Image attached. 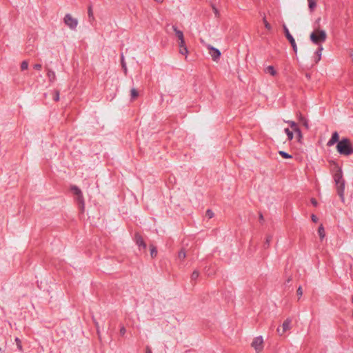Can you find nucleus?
<instances>
[{
  "label": "nucleus",
  "instance_id": "nucleus-1",
  "mask_svg": "<svg viewBox=\"0 0 353 353\" xmlns=\"http://www.w3.org/2000/svg\"><path fill=\"white\" fill-rule=\"evenodd\" d=\"M336 171L334 174V180L336 186L337 194L340 196L341 201L344 202V192L345 181L343 178L342 170L337 165H336Z\"/></svg>",
  "mask_w": 353,
  "mask_h": 353
},
{
  "label": "nucleus",
  "instance_id": "nucleus-2",
  "mask_svg": "<svg viewBox=\"0 0 353 353\" xmlns=\"http://www.w3.org/2000/svg\"><path fill=\"white\" fill-rule=\"evenodd\" d=\"M337 152L345 156H349L353 154V147L347 138H343L336 145Z\"/></svg>",
  "mask_w": 353,
  "mask_h": 353
},
{
  "label": "nucleus",
  "instance_id": "nucleus-3",
  "mask_svg": "<svg viewBox=\"0 0 353 353\" xmlns=\"http://www.w3.org/2000/svg\"><path fill=\"white\" fill-rule=\"evenodd\" d=\"M310 39L313 43L321 46L325 41L327 34L325 30L316 29L310 34Z\"/></svg>",
  "mask_w": 353,
  "mask_h": 353
},
{
  "label": "nucleus",
  "instance_id": "nucleus-4",
  "mask_svg": "<svg viewBox=\"0 0 353 353\" xmlns=\"http://www.w3.org/2000/svg\"><path fill=\"white\" fill-rule=\"evenodd\" d=\"M71 190L77 196V201L79 204V208L81 212H83L85 208V203L81 190L76 185L71 187Z\"/></svg>",
  "mask_w": 353,
  "mask_h": 353
},
{
  "label": "nucleus",
  "instance_id": "nucleus-5",
  "mask_svg": "<svg viewBox=\"0 0 353 353\" xmlns=\"http://www.w3.org/2000/svg\"><path fill=\"white\" fill-rule=\"evenodd\" d=\"M64 23L69 27L71 30H75L78 21L77 19L73 18L70 14H66L63 18Z\"/></svg>",
  "mask_w": 353,
  "mask_h": 353
},
{
  "label": "nucleus",
  "instance_id": "nucleus-6",
  "mask_svg": "<svg viewBox=\"0 0 353 353\" xmlns=\"http://www.w3.org/2000/svg\"><path fill=\"white\" fill-rule=\"evenodd\" d=\"M251 346L255 350L256 353H260L263 349V339L261 336L255 337L251 344Z\"/></svg>",
  "mask_w": 353,
  "mask_h": 353
},
{
  "label": "nucleus",
  "instance_id": "nucleus-7",
  "mask_svg": "<svg viewBox=\"0 0 353 353\" xmlns=\"http://www.w3.org/2000/svg\"><path fill=\"white\" fill-rule=\"evenodd\" d=\"M283 30H284L285 35L287 39L289 41V42L290 43L291 46L292 47L293 51L295 53H296L297 52V46H296V43L295 42V40H294V37L290 33L289 30L288 29V28L286 27L285 25H283Z\"/></svg>",
  "mask_w": 353,
  "mask_h": 353
},
{
  "label": "nucleus",
  "instance_id": "nucleus-8",
  "mask_svg": "<svg viewBox=\"0 0 353 353\" xmlns=\"http://www.w3.org/2000/svg\"><path fill=\"white\" fill-rule=\"evenodd\" d=\"M208 49L210 50V54L211 55L212 57V59H213V61H217L220 57H221V52L219 49L217 48H215L212 46H209L208 47Z\"/></svg>",
  "mask_w": 353,
  "mask_h": 353
},
{
  "label": "nucleus",
  "instance_id": "nucleus-9",
  "mask_svg": "<svg viewBox=\"0 0 353 353\" xmlns=\"http://www.w3.org/2000/svg\"><path fill=\"white\" fill-rule=\"evenodd\" d=\"M179 53L182 55H185V58L189 53L188 47L185 43V40L179 41Z\"/></svg>",
  "mask_w": 353,
  "mask_h": 353
},
{
  "label": "nucleus",
  "instance_id": "nucleus-10",
  "mask_svg": "<svg viewBox=\"0 0 353 353\" xmlns=\"http://www.w3.org/2000/svg\"><path fill=\"white\" fill-rule=\"evenodd\" d=\"M339 133L335 131L332 133L331 139L327 141V145L328 147L332 146L336 143H339Z\"/></svg>",
  "mask_w": 353,
  "mask_h": 353
},
{
  "label": "nucleus",
  "instance_id": "nucleus-11",
  "mask_svg": "<svg viewBox=\"0 0 353 353\" xmlns=\"http://www.w3.org/2000/svg\"><path fill=\"white\" fill-rule=\"evenodd\" d=\"M134 239H135L137 245L139 248H143L144 250L146 249V246H147L146 243H145L143 237L139 233L135 234Z\"/></svg>",
  "mask_w": 353,
  "mask_h": 353
},
{
  "label": "nucleus",
  "instance_id": "nucleus-12",
  "mask_svg": "<svg viewBox=\"0 0 353 353\" xmlns=\"http://www.w3.org/2000/svg\"><path fill=\"white\" fill-rule=\"evenodd\" d=\"M172 29L174 31L175 34H176V37L178 38V39H179V41L185 40L184 39V36H183V32L181 30H179L177 28V27L175 26H172Z\"/></svg>",
  "mask_w": 353,
  "mask_h": 353
},
{
  "label": "nucleus",
  "instance_id": "nucleus-13",
  "mask_svg": "<svg viewBox=\"0 0 353 353\" xmlns=\"http://www.w3.org/2000/svg\"><path fill=\"white\" fill-rule=\"evenodd\" d=\"M291 319H287L282 325L281 334H284L287 330L290 328Z\"/></svg>",
  "mask_w": 353,
  "mask_h": 353
},
{
  "label": "nucleus",
  "instance_id": "nucleus-14",
  "mask_svg": "<svg viewBox=\"0 0 353 353\" xmlns=\"http://www.w3.org/2000/svg\"><path fill=\"white\" fill-rule=\"evenodd\" d=\"M264 72L265 73L270 74V75H272L273 77L276 76L277 74V72L276 71L274 66H272V65H269V66L266 67L264 70Z\"/></svg>",
  "mask_w": 353,
  "mask_h": 353
},
{
  "label": "nucleus",
  "instance_id": "nucleus-15",
  "mask_svg": "<svg viewBox=\"0 0 353 353\" xmlns=\"http://www.w3.org/2000/svg\"><path fill=\"white\" fill-rule=\"evenodd\" d=\"M47 76L49 79L50 82H54L56 80L55 72L51 69L48 68Z\"/></svg>",
  "mask_w": 353,
  "mask_h": 353
},
{
  "label": "nucleus",
  "instance_id": "nucleus-16",
  "mask_svg": "<svg viewBox=\"0 0 353 353\" xmlns=\"http://www.w3.org/2000/svg\"><path fill=\"white\" fill-rule=\"evenodd\" d=\"M318 234L319 235L320 239L323 240L325 236V229L323 225H321L318 228Z\"/></svg>",
  "mask_w": 353,
  "mask_h": 353
},
{
  "label": "nucleus",
  "instance_id": "nucleus-17",
  "mask_svg": "<svg viewBox=\"0 0 353 353\" xmlns=\"http://www.w3.org/2000/svg\"><path fill=\"white\" fill-rule=\"evenodd\" d=\"M307 2L310 12H313L315 8L316 7L317 0H307Z\"/></svg>",
  "mask_w": 353,
  "mask_h": 353
},
{
  "label": "nucleus",
  "instance_id": "nucleus-18",
  "mask_svg": "<svg viewBox=\"0 0 353 353\" xmlns=\"http://www.w3.org/2000/svg\"><path fill=\"white\" fill-rule=\"evenodd\" d=\"M299 119L301 122H302L303 125L306 129H309L308 121L301 114H299Z\"/></svg>",
  "mask_w": 353,
  "mask_h": 353
},
{
  "label": "nucleus",
  "instance_id": "nucleus-19",
  "mask_svg": "<svg viewBox=\"0 0 353 353\" xmlns=\"http://www.w3.org/2000/svg\"><path fill=\"white\" fill-rule=\"evenodd\" d=\"M323 50V48L322 46H319L317 50L316 51V54L317 56V59L315 60L316 63H318L321 59V52Z\"/></svg>",
  "mask_w": 353,
  "mask_h": 353
},
{
  "label": "nucleus",
  "instance_id": "nucleus-20",
  "mask_svg": "<svg viewBox=\"0 0 353 353\" xmlns=\"http://www.w3.org/2000/svg\"><path fill=\"white\" fill-rule=\"evenodd\" d=\"M150 250L151 257L152 258H154L157 256V248L154 245H150Z\"/></svg>",
  "mask_w": 353,
  "mask_h": 353
},
{
  "label": "nucleus",
  "instance_id": "nucleus-21",
  "mask_svg": "<svg viewBox=\"0 0 353 353\" xmlns=\"http://www.w3.org/2000/svg\"><path fill=\"white\" fill-rule=\"evenodd\" d=\"M279 154L283 158V159H292V156L288 152L285 151L280 150L279 151Z\"/></svg>",
  "mask_w": 353,
  "mask_h": 353
},
{
  "label": "nucleus",
  "instance_id": "nucleus-22",
  "mask_svg": "<svg viewBox=\"0 0 353 353\" xmlns=\"http://www.w3.org/2000/svg\"><path fill=\"white\" fill-rule=\"evenodd\" d=\"M88 14L90 21H93L94 19V15H93V11L92 6H90L88 8Z\"/></svg>",
  "mask_w": 353,
  "mask_h": 353
},
{
  "label": "nucleus",
  "instance_id": "nucleus-23",
  "mask_svg": "<svg viewBox=\"0 0 353 353\" xmlns=\"http://www.w3.org/2000/svg\"><path fill=\"white\" fill-rule=\"evenodd\" d=\"M186 257L185 252L183 249L181 250L178 254V259L181 261H183Z\"/></svg>",
  "mask_w": 353,
  "mask_h": 353
},
{
  "label": "nucleus",
  "instance_id": "nucleus-24",
  "mask_svg": "<svg viewBox=\"0 0 353 353\" xmlns=\"http://www.w3.org/2000/svg\"><path fill=\"white\" fill-rule=\"evenodd\" d=\"M131 99H135L139 96V92L135 88H132L130 91Z\"/></svg>",
  "mask_w": 353,
  "mask_h": 353
},
{
  "label": "nucleus",
  "instance_id": "nucleus-25",
  "mask_svg": "<svg viewBox=\"0 0 353 353\" xmlns=\"http://www.w3.org/2000/svg\"><path fill=\"white\" fill-rule=\"evenodd\" d=\"M285 132L286 133V134L288 136V139L289 141L292 140V139H293V132L292 131H290L288 128H285Z\"/></svg>",
  "mask_w": 353,
  "mask_h": 353
},
{
  "label": "nucleus",
  "instance_id": "nucleus-26",
  "mask_svg": "<svg viewBox=\"0 0 353 353\" xmlns=\"http://www.w3.org/2000/svg\"><path fill=\"white\" fill-rule=\"evenodd\" d=\"M199 276V272L197 270H194L191 275V280L195 281L198 279Z\"/></svg>",
  "mask_w": 353,
  "mask_h": 353
},
{
  "label": "nucleus",
  "instance_id": "nucleus-27",
  "mask_svg": "<svg viewBox=\"0 0 353 353\" xmlns=\"http://www.w3.org/2000/svg\"><path fill=\"white\" fill-rule=\"evenodd\" d=\"M212 8L213 10L215 17L219 18L220 17V12L219 10L216 8V6L214 4H212Z\"/></svg>",
  "mask_w": 353,
  "mask_h": 353
},
{
  "label": "nucleus",
  "instance_id": "nucleus-28",
  "mask_svg": "<svg viewBox=\"0 0 353 353\" xmlns=\"http://www.w3.org/2000/svg\"><path fill=\"white\" fill-rule=\"evenodd\" d=\"M92 319H93V322L96 326V328H97V334L99 336V337L100 338L101 337V335H100V330H99V323L96 321V319L92 317Z\"/></svg>",
  "mask_w": 353,
  "mask_h": 353
},
{
  "label": "nucleus",
  "instance_id": "nucleus-29",
  "mask_svg": "<svg viewBox=\"0 0 353 353\" xmlns=\"http://www.w3.org/2000/svg\"><path fill=\"white\" fill-rule=\"evenodd\" d=\"M15 342H16L17 346L18 349L19 350V351H22L23 349H22V345H21V340L18 337H17V338H15Z\"/></svg>",
  "mask_w": 353,
  "mask_h": 353
},
{
  "label": "nucleus",
  "instance_id": "nucleus-30",
  "mask_svg": "<svg viewBox=\"0 0 353 353\" xmlns=\"http://www.w3.org/2000/svg\"><path fill=\"white\" fill-rule=\"evenodd\" d=\"M28 63L27 61H23L21 63V70H25L26 69H28Z\"/></svg>",
  "mask_w": 353,
  "mask_h": 353
},
{
  "label": "nucleus",
  "instance_id": "nucleus-31",
  "mask_svg": "<svg viewBox=\"0 0 353 353\" xmlns=\"http://www.w3.org/2000/svg\"><path fill=\"white\" fill-rule=\"evenodd\" d=\"M272 236H267L265 242V244H264L265 248H267L269 247L270 243L272 241Z\"/></svg>",
  "mask_w": 353,
  "mask_h": 353
},
{
  "label": "nucleus",
  "instance_id": "nucleus-32",
  "mask_svg": "<svg viewBox=\"0 0 353 353\" xmlns=\"http://www.w3.org/2000/svg\"><path fill=\"white\" fill-rule=\"evenodd\" d=\"M263 21L264 23V25H265V27L266 29H268V30H270L272 29V26L268 22V21L266 20V18L265 17H263Z\"/></svg>",
  "mask_w": 353,
  "mask_h": 353
},
{
  "label": "nucleus",
  "instance_id": "nucleus-33",
  "mask_svg": "<svg viewBox=\"0 0 353 353\" xmlns=\"http://www.w3.org/2000/svg\"><path fill=\"white\" fill-rule=\"evenodd\" d=\"M286 123L290 125L293 130H294L298 127L297 124L293 121H288Z\"/></svg>",
  "mask_w": 353,
  "mask_h": 353
},
{
  "label": "nucleus",
  "instance_id": "nucleus-34",
  "mask_svg": "<svg viewBox=\"0 0 353 353\" xmlns=\"http://www.w3.org/2000/svg\"><path fill=\"white\" fill-rule=\"evenodd\" d=\"M121 65H122V68L124 70L125 74H126L127 73V67H126V63L124 61L123 55L121 56Z\"/></svg>",
  "mask_w": 353,
  "mask_h": 353
},
{
  "label": "nucleus",
  "instance_id": "nucleus-35",
  "mask_svg": "<svg viewBox=\"0 0 353 353\" xmlns=\"http://www.w3.org/2000/svg\"><path fill=\"white\" fill-rule=\"evenodd\" d=\"M205 214L209 219H212L214 216V212L210 209L207 210Z\"/></svg>",
  "mask_w": 353,
  "mask_h": 353
},
{
  "label": "nucleus",
  "instance_id": "nucleus-36",
  "mask_svg": "<svg viewBox=\"0 0 353 353\" xmlns=\"http://www.w3.org/2000/svg\"><path fill=\"white\" fill-rule=\"evenodd\" d=\"M296 294L299 296V299L301 297V296L303 295V290H302V288L301 286H299L296 290Z\"/></svg>",
  "mask_w": 353,
  "mask_h": 353
},
{
  "label": "nucleus",
  "instance_id": "nucleus-37",
  "mask_svg": "<svg viewBox=\"0 0 353 353\" xmlns=\"http://www.w3.org/2000/svg\"><path fill=\"white\" fill-rule=\"evenodd\" d=\"M54 100L55 101H58L59 100V90L54 91Z\"/></svg>",
  "mask_w": 353,
  "mask_h": 353
},
{
  "label": "nucleus",
  "instance_id": "nucleus-38",
  "mask_svg": "<svg viewBox=\"0 0 353 353\" xmlns=\"http://www.w3.org/2000/svg\"><path fill=\"white\" fill-rule=\"evenodd\" d=\"M119 332H120V334H121V336H123V335L125 334V332H126V330H125V327H124V326H122V327L120 328Z\"/></svg>",
  "mask_w": 353,
  "mask_h": 353
},
{
  "label": "nucleus",
  "instance_id": "nucleus-39",
  "mask_svg": "<svg viewBox=\"0 0 353 353\" xmlns=\"http://www.w3.org/2000/svg\"><path fill=\"white\" fill-rule=\"evenodd\" d=\"M34 69L35 70H40L42 68L41 65L39 64V63H37V64H34V66H33Z\"/></svg>",
  "mask_w": 353,
  "mask_h": 353
},
{
  "label": "nucleus",
  "instance_id": "nucleus-40",
  "mask_svg": "<svg viewBox=\"0 0 353 353\" xmlns=\"http://www.w3.org/2000/svg\"><path fill=\"white\" fill-rule=\"evenodd\" d=\"M296 133H297V134L299 135V137H301L302 135H301V130L299 129V127H297L294 130Z\"/></svg>",
  "mask_w": 353,
  "mask_h": 353
},
{
  "label": "nucleus",
  "instance_id": "nucleus-41",
  "mask_svg": "<svg viewBox=\"0 0 353 353\" xmlns=\"http://www.w3.org/2000/svg\"><path fill=\"white\" fill-rule=\"evenodd\" d=\"M311 219L314 223H316L318 221V220H319L318 217L316 215H314V214H312Z\"/></svg>",
  "mask_w": 353,
  "mask_h": 353
},
{
  "label": "nucleus",
  "instance_id": "nucleus-42",
  "mask_svg": "<svg viewBox=\"0 0 353 353\" xmlns=\"http://www.w3.org/2000/svg\"><path fill=\"white\" fill-rule=\"evenodd\" d=\"M310 201H311L312 204L314 206H317L318 202H317V201L314 198H312Z\"/></svg>",
  "mask_w": 353,
  "mask_h": 353
},
{
  "label": "nucleus",
  "instance_id": "nucleus-43",
  "mask_svg": "<svg viewBox=\"0 0 353 353\" xmlns=\"http://www.w3.org/2000/svg\"><path fill=\"white\" fill-rule=\"evenodd\" d=\"M145 353H152L151 349L148 346L146 347V352Z\"/></svg>",
  "mask_w": 353,
  "mask_h": 353
},
{
  "label": "nucleus",
  "instance_id": "nucleus-44",
  "mask_svg": "<svg viewBox=\"0 0 353 353\" xmlns=\"http://www.w3.org/2000/svg\"><path fill=\"white\" fill-rule=\"evenodd\" d=\"M350 57H351L352 61H353V50H350Z\"/></svg>",
  "mask_w": 353,
  "mask_h": 353
},
{
  "label": "nucleus",
  "instance_id": "nucleus-45",
  "mask_svg": "<svg viewBox=\"0 0 353 353\" xmlns=\"http://www.w3.org/2000/svg\"><path fill=\"white\" fill-rule=\"evenodd\" d=\"M281 331L280 328H278L277 329V332L279 333V335H283V334H281Z\"/></svg>",
  "mask_w": 353,
  "mask_h": 353
},
{
  "label": "nucleus",
  "instance_id": "nucleus-46",
  "mask_svg": "<svg viewBox=\"0 0 353 353\" xmlns=\"http://www.w3.org/2000/svg\"><path fill=\"white\" fill-rule=\"evenodd\" d=\"M259 219H260V220H263V216L262 214H260Z\"/></svg>",
  "mask_w": 353,
  "mask_h": 353
},
{
  "label": "nucleus",
  "instance_id": "nucleus-47",
  "mask_svg": "<svg viewBox=\"0 0 353 353\" xmlns=\"http://www.w3.org/2000/svg\"><path fill=\"white\" fill-rule=\"evenodd\" d=\"M154 1L156 2H157V3H162L163 1V0H154Z\"/></svg>",
  "mask_w": 353,
  "mask_h": 353
},
{
  "label": "nucleus",
  "instance_id": "nucleus-48",
  "mask_svg": "<svg viewBox=\"0 0 353 353\" xmlns=\"http://www.w3.org/2000/svg\"><path fill=\"white\" fill-rule=\"evenodd\" d=\"M291 281H292V277L290 276V277H289V278L288 279L287 282H288V283H289V282H290Z\"/></svg>",
  "mask_w": 353,
  "mask_h": 353
},
{
  "label": "nucleus",
  "instance_id": "nucleus-49",
  "mask_svg": "<svg viewBox=\"0 0 353 353\" xmlns=\"http://www.w3.org/2000/svg\"><path fill=\"white\" fill-rule=\"evenodd\" d=\"M351 301H352V303H353V295L351 297Z\"/></svg>",
  "mask_w": 353,
  "mask_h": 353
}]
</instances>
